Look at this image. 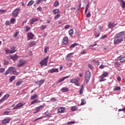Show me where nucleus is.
I'll use <instances>...</instances> for the list:
<instances>
[{
    "label": "nucleus",
    "instance_id": "59",
    "mask_svg": "<svg viewBox=\"0 0 125 125\" xmlns=\"http://www.w3.org/2000/svg\"><path fill=\"white\" fill-rule=\"evenodd\" d=\"M88 67L89 68V69H91V70H92V69H93V66H92V65L89 64H88Z\"/></svg>",
    "mask_w": 125,
    "mask_h": 125
},
{
    "label": "nucleus",
    "instance_id": "14",
    "mask_svg": "<svg viewBox=\"0 0 125 125\" xmlns=\"http://www.w3.org/2000/svg\"><path fill=\"white\" fill-rule=\"evenodd\" d=\"M68 78H70V75L66 77H64L62 78H61L59 80L58 82L57 83V84H58V83H61V82H63L64 80H66V79H68Z\"/></svg>",
    "mask_w": 125,
    "mask_h": 125
},
{
    "label": "nucleus",
    "instance_id": "26",
    "mask_svg": "<svg viewBox=\"0 0 125 125\" xmlns=\"http://www.w3.org/2000/svg\"><path fill=\"white\" fill-rule=\"evenodd\" d=\"M40 102H41V101L38 100V99H36V100L33 101V102H32L31 103V105H34V103H40Z\"/></svg>",
    "mask_w": 125,
    "mask_h": 125
},
{
    "label": "nucleus",
    "instance_id": "24",
    "mask_svg": "<svg viewBox=\"0 0 125 125\" xmlns=\"http://www.w3.org/2000/svg\"><path fill=\"white\" fill-rule=\"evenodd\" d=\"M53 13H54V14H57L58 13H59V12H60V11H59V9H54L52 11Z\"/></svg>",
    "mask_w": 125,
    "mask_h": 125
},
{
    "label": "nucleus",
    "instance_id": "32",
    "mask_svg": "<svg viewBox=\"0 0 125 125\" xmlns=\"http://www.w3.org/2000/svg\"><path fill=\"white\" fill-rule=\"evenodd\" d=\"M29 45L31 47H32V46H34V45H36V42L33 41L31 42Z\"/></svg>",
    "mask_w": 125,
    "mask_h": 125
},
{
    "label": "nucleus",
    "instance_id": "5",
    "mask_svg": "<svg viewBox=\"0 0 125 125\" xmlns=\"http://www.w3.org/2000/svg\"><path fill=\"white\" fill-rule=\"evenodd\" d=\"M108 75V72H105L103 73L101 76H100L101 78L100 82L101 83V82H105V81H106V79H104V78H106V77H107Z\"/></svg>",
    "mask_w": 125,
    "mask_h": 125
},
{
    "label": "nucleus",
    "instance_id": "37",
    "mask_svg": "<svg viewBox=\"0 0 125 125\" xmlns=\"http://www.w3.org/2000/svg\"><path fill=\"white\" fill-rule=\"evenodd\" d=\"M4 61V65H8V64H9V62H8V61H7L6 59H4L3 60Z\"/></svg>",
    "mask_w": 125,
    "mask_h": 125
},
{
    "label": "nucleus",
    "instance_id": "52",
    "mask_svg": "<svg viewBox=\"0 0 125 125\" xmlns=\"http://www.w3.org/2000/svg\"><path fill=\"white\" fill-rule=\"evenodd\" d=\"M107 37H108V36H107V35L105 34V35H103V36L101 37L100 39H101V40H102V39H105V38H107Z\"/></svg>",
    "mask_w": 125,
    "mask_h": 125
},
{
    "label": "nucleus",
    "instance_id": "6",
    "mask_svg": "<svg viewBox=\"0 0 125 125\" xmlns=\"http://www.w3.org/2000/svg\"><path fill=\"white\" fill-rule=\"evenodd\" d=\"M20 10L21 9L20 8L15 9L13 12L12 16H13L14 17H17V16H18V14Z\"/></svg>",
    "mask_w": 125,
    "mask_h": 125
},
{
    "label": "nucleus",
    "instance_id": "29",
    "mask_svg": "<svg viewBox=\"0 0 125 125\" xmlns=\"http://www.w3.org/2000/svg\"><path fill=\"white\" fill-rule=\"evenodd\" d=\"M38 97V95L35 94L33 96H31V100H35V99H37V98Z\"/></svg>",
    "mask_w": 125,
    "mask_h": 125
},
{
    "label": "nucleus",
    "instance_id": "55",
    "mask_svg": "<svg viewBox=\"0 0 125 125\" xmlns=\"http://www.w3.org/2000/svg\"><path fill=\"white\" fill-rule=\"evenodd\" d=\"M4 101H5V100L4 99V98H2L0 100V104H1V103H2V102H4Z\"/></svg>",
    "mask_w": 125,
    "mask_h": 125
},
{
    "label": "nucleus",
    "instance_id": "19",
    "mask_svg": "<svg viewBox=\"0 0 125 125\" xmlns=\"http://www.w3.org/2000/svg\"><path fill=\"white\" fill-rule=\"evenodd\" d=\"M10 122V119H4L2 121V124H9Z\"/></svg>",
    "mask_w": 125,
    "mask_h": 125
},
{
    "label": "nucleus",
    "instance_id": "10",
    "mask_svg": "<svg viewBox=\"0 0 125 125\" xmlns=\"http://www.w3.org/2000/svg\"><path fill=\"white\" fill-rule=\"evenodd\" d=\"M118 1L120 3V6L122 8H125V0H118Z\"/></svg>",
    "mask_w": 125,
    "mask_h": 125
},
{
    "label": "nucleus",
    "instance_id": "58",
    "mask_svg": "<svg viewBox=\"0 0 125 125\" xmlns=\"http://www.w3.org/2000/svg\"><path fill=\"white\" fill-rule=\"evenodd\" d=\"M42 7H39L37 8V11H40L42 12Z\"/></svg>",
    "mask_w": 125,
    "mask_h": 125
},
{
    "label": "nucleus",
    "instance_id": "39",
    "mask_svg": "<svg viewBox=\"0 0 125 125\" xmlns=\"http://www.w3.org/2000/svg\"><path fill=\"white\" fill-rule=\"evenodd\" d=\"M11 50L12 52H13V53H14V52H16V49H15V47L13 46L11 48Z\"/></svg>",
    "mask_w": 125,
    "mask_h": 125
},
{
    "label": "nucleus",
    "instance_id": "12",
    "mask_svg": "<svg viewBox=\"0 0 125 125\" xmlns=\"http://www.w3.org/2000/svg\"><path fill=\"white\" fill-rule=\"evenodd\" d=\"M49 72L51 73V74H53V73H59V71L58 68H53L49 70Z\"/></svg>",
    "mask_w": 125,
    "mask_h": 125
},
{
    "label": "nucleus",
    "instance_id": "2",
    "mask_svg": "<svg viewBox=\"0 0 125 125\" xmlns=\"http://www.w3.org/2000/svg\"><path fill=\"white\" fill-rule=\"evenodd\" d=\"M90 77H91V74H90V72L87 71L85 73V82L87 83L88 82H89V80H90Z\"/></svg>",
    "mask_w": 125,
    "mask_h": 125
},
{
    "label": "nucleus",
    "instance_id": "54",
    "mask_svg": "<svg viewBox=\"0 0 125 125\" xmlns=\"http://www.w3.org/2000/svg\"><path fill=\"white\" fill-rule=\"evenodd\" d=\"M5 24L6 26H9V25H10V22H9V21H6Z\"/></svg>",
    "mask_w": 125,
    "mask_h": 125
},
{
    "label": "nucleus",
    "instance_id": "8",
    "mask_svg": "<svg viewBox=\"0 0 125 125\" xmlns=\"http://www.w3.org/2000/svg\"><path fill=\"white\" fill-rule=\"evenodd\" d=\"M25 63L26 62H25V61H24V60L20 59L18 64V66L22 67V66H23V65H25Z\"/></svg>",
    "mask_w": 125,
    "mask_h": 125
},
{
    "label": "nucleus",
    "instance_id": "44",
    "mask_svg": "<svg viewBox=\"0 0 125 125\" xmlns=\"http://www.w3.org/2000/svg\"><path fill=\"white\" fill-rule=\"evenodd\" d=\"M25 32H28V31H30V30H31V27H30V26H25Z\"/></svg>",
    "mask_w": 125,
    "mask_h": 125
},
{
    "label": "nucleus",
    "instance_id": "1",
    "mask_svg": "<svg viewBox=\"0 0 125 125\" xmlns=\"http://www.w3.org/2000/svg\"><path fill=\"white\" fill-rule=\"evenodd\" d=\"M125 35V31H122L116 34L114 36V44H119L124 42V36Z\"/></svg>",
    "mask_w": 125,
    "mask_h": 125
},
{
    "label": "nucleus",
    "instance_id": "16",
    "mask_svg": "<svg viewBox=\"0 0 125 125\" xmlns=\"http://www.w3.org/2000/svg\"><path fill=\"white\" fill-rule=\"evenodd\" d=\"M34 36L35 35L31 32L28 33L27 34V38H29V40H33Z\"/></svg>",
    "mask_w": 125,
    "mask_h": 125
},
{
    "label": "nucleus",
    "instance_id": "56",
    "mask_svg": "<svg viewBox=\"0 0 125 125\" xmlns=\"http://www.w3.org/2000/svg\"><path fill=\"white\" fill-rule=\"evenodd\" d=\"M10 73V71L9 70V68L5 72V75L6 76V75H8Z\"/></svg>",
    "mask_w": 125,
    "mask_h": 125
},
{
    "label": "nucleus",
    "instance_id": "7",
    "mask_svg": "<svg viewBox=\"0 0 125 125\" xmlns=\"http://www.w3.org/2000/svg\"><path fill=\"white\" fill-rule=\"evenodd\" d=\"M43 107H44V105H41L38 107H35V108L34 109V112L33 113L37 114V113H39V112H40V111H41V110H42Z\"/></svg>",
    "mask_w": 125,
    "mask_h": 125
},
{
    "label": "nucleus",
    "instance_id": "47",
    "mask_svg": "<svg viewBox=\"0 0 125 125\" xmlns=\"http://www.w3.org/2000/svg\"><path fill=\"white\" fill-rule=\"evenodd\" d=\"M61 16V15H60V14H58L55 17V19L56 20V19H58L59 17H60Z\"/></svg>",
    "mask_w": 125,
    "mask_h": 125
},
{
    "label": "nucleus",
    "instance_id": "30",
    "mask_svg": "<svg viewBox=\"0 0 125 125\" xmlns=\"http://www.w3.org/2000/svg\"><path fill=\"white\" fill-rule=\"evenodd\" d=\"M22 83H23V81H18L16 83V85H17V86H20V85H21V84H22Z\"/></svg>",
    "mask_w": 125,
    "mask_h": 125
},
{
    "label": "nucleus",
    "instance_id": "3",
    "mask_svg": "<svg viewBox=\"0 0 125 125\" xmlns=\"http://www.w3.org/2000/svg\"><path fill=\"white\" fill-rule=\"evenodd\" d=\"M10 73L11 74H13V75H16V76H18L19 75V73L16 72V69L14 67H10L9 68Z\"/></svg>",
    "mask_w": 125,
    "mask_h": 125
},
{
    "label": "nucleus",
    "instance_id": "13",
    "mask_svg": "<svg viewBox=\"0 0 125 125\" xmlns=\"http://www.w3.org/2000/svg\"><path fill=\"white\" fill-rule=\"evenodd\" d=\"M73 54H74L73 53L68 54L65 57L66 60H71V59L73 58Z\"/></svg>",
    "mask_w": 125,
    "mask_h": 125
},
{
    "label": "nucleus",
    "instance_id": "18",
    "mask_svg": "<svg viewBox=\"0 0 125 125\" xmlns=\"http://www.w3.org/2000/svg\"><path fill=\"white\" fill-rule=\"evenodd\" d=\"M79 81H80V80L74 78L72 79L70 82L71 83H79Z\"/></svg>",
    "mask_w": 125,
    "mask_h": 125
},
{
    "label": "nucleus",
    "instance_id": "25",
    "mask_svg": "<svg viewBox=\"0 0 125 125\" xmlns=\"http://www.w3.org/2000/svg\"><path fill=\"white\" fill-rule=\"evenodd\" d=\"M108 28H109L110 29L113 28L114 27V23H111V22H108Z\"/></svg>",
    "mask_w": 125,
    "mask_h": 125
},
{
    "label": "nucleus",
    "instance_id": "61",
    "mask_svg": "<svg viewBox=\"0 0 125 125\" xmlns=\"http://www.w3.org/2000/svg\"><path fill=\"white\" fill-rule=\"evenodd\" d=\"M100 69H104L105 68V66L104 65L102 64L101 66L99 67Z\"/></svg>",
    "mask_w": 125,
    "mask_h": 125
},
{
    "label": "nucleus",
    "instance_id": "21",
    "mask_svg": "<svg viewBox=\"0 0 125 125\" xmlns=\"http://www.w3.org/2000/svg\"><path fill=\"white\" fill-rule=\"evenodd\" d=\"M37 21H39V20L36 18H34L31 20L30 24L31 25H33L34 22H37Z\"/></svg>",
    "mask_w": 125,
    "mask_h": 125
},
{
    "label": "nucleus",
    "instance_id": "22",
    "mask_svg": "<svg viewBox=\"0 0 125 125\" xmlns=\"http://www.w3.org/2000/svg\"><path fill=\"white\" fill-rule=\"evenodd\" d=\"M10 109L8 108L6 111H4L3 115H9V113H11Z\"/></svg>",
    "mask_w": 125,
    "mask_h": 125
},
{
    "label": "nucleus",
    "instance_id": "51",
    "mask_svg": "<svg viewBox=\"0 0 125 125\" xmlns=\"http://www.w3.org/2000/svg\"><path fill=\"white\" fill-rule=\"evenodd\" d=\"M40 28L41 30H44L46 28V25H42Z\"/></svg>",
    "mask_w": 125,
    "mask_h": 125
},
{
    "label": "nucleus",
    "instance_id": "17",
    "mask_svg": "<svg viewBox=\"0 0 125 125\" xmlns=\"http://www.w3.org/2000/svg\"><path fill=\"white\" fill-rule=\"evenodd\" d=\"M64 111H65V108H64V107H60L58 109L57 113H58V114H60L61 113H64Z\"/></svg>",
    "mask_w": 125,
    "mask_h": 125
},
{
    "label": "nucleus",
    "instance_id": "40",
    "mask_svg": "<svg viewBox=\"0 0 125 125\" xmlns=\"http://www.w3.org/2000/svg\"><path fill=\"white\" fill-rule=\"evenodd\" d=\"M16 21V20L14 18H12L10 20V23L11 24H14V22Z\"/></svg>",
    "mask_w": 125,
    "mask_h": 125
},
{
    "label": "nucleus",
    "instance_id": "20",
    "mask_svg": "<svg viewBox=\"0 0 125 125\" xmlns=\"http://www.w3.org/2000/svg\"><path fill=\"white\" fill-rule=\"evenodd\" d=\"M117 59H118V60H120V61L121 62H125V57L120 56V57H118Z\"/></svg>",
    "mask_w": 125,
    "mask_h": 125
},
{
    "label": "nucleus",
    "instance_id": "42",
    "mask_svg": "<svg viewBox=\"0 0 125 125\" xmlns=\"http://www.w3.org/2000/svg\"><path fill=\"white\" fill-rule=\"evenodd\" d=\"M114 91H117V90H121V87H116L113 89Z\"/></svg>",
    "mask_w": 125,
    "mask_h": 125
},
{
    "label": "nucleus",
    "instance_id": "35",
    "mask_svg": "<svg viewBox=\"0 0 125 125\" xmlns=\"http://www.w3.org/2000/svg\"><path fill=\"white\" fill-rule=\"evenodd\" d=\"M46 0H38L36 2L37 4H40V3H42L43 1H46Z\"/></svg>",
    "mask_w": 125,
    "mask_h": 125
},
{
    "label": "nucleus",
    "instance_id": "15",
    "mask_svg": "<svg viewBox=\"0 0 125 125\" xmlns=\"http://www.w3.org/2000/svg\"><path fill=\"white\" fill-rule=\"evenodd\" d=\"M68 37H64L62 40L63 44H64L65 45H66V44H68Z\"/></svg>",
    "mask_w": 125,
    "mask_h": 125
},
{
    "label": "nucleus",
    "instance_id": "62",
    "mask_svg": "<svg viewBox=\"0 0 125 125\" xmlns=\"http://www.w3.org/2000/svg\"><path fill=\"white\" fill-rule=\"evenodd\" d=\"M81 105H84V99L82 100Z\"/></svg>",
    "mask_w": 125,
    "mask_h": 125
},
{
    "label": "nucleus",
    "instance_id": "45",
    "mask_svg": "<svg viewBox=\"0 0 125 125\" xmlns=\"http://www.w3.org/2000/svg\"><path fill=\"white\" fill-rule=\"evenodd\" d=\"M77 110H78V108L76 106H73L71 108V111H72L73 112L77 111Z\"/></svg>",
    "mask_w": 125,
    "mask_h": 125
},
{
    "label": "nucleus",
    "instance_id": "11",
    "mask_svg": "<svg viewBox=\"0 0 125 125\" xmlns=\"http://www.w3.org/2000/svg\"><path fill=\"white\" fill-rule=\"evenodd\" d=\"M10 57L13 61H16V60L19 58V56H17V54H15L13 56L10 55Z\"/></svg>",
    "mask_w": 125,
    "mask_h": 125
},
{
    "label": "nucleus",
    "instance_id": "50",
    "mask_svg": "<svg viewBox=\"0 0 125 125\" xmlns=\"http://www.w3.org/2000/svg\"><path fill=\"white\" fill-rule=\"evenodd\" d=\"M51 101H52V102H56V101H57V100L55 98L52 97L51 99Z\"/></svg>",
    "mask_w": 125,
    "mask_h": 125
},
{
    "label": "nucleus",
    "instance_id": "28",
    "mask_svg": "<svg viewBox=\"0 0 125 125\" xmlns=\"http://www.w3.org/2000/svg\"><path fill=\"white\" fill-rule=\"evenodd\" d=\"M77 45H78L77 43H74L71 45V46L69 47L70 49H72V48H74L75 46H77Z\"/></svg>",
    "mask_w": 125,
    "mask_h": 125
},
{
    "label": "nucleus",
    "instance_id": "53",
    "mask_svg": "<svg viewBox=\"0 0 125 125\" xmlns=\"http://www.w3.org/2000/svg\"><path fill=\"white\" fill-rule=\"evenodd\" d=\"M5 71V68H0V73H3Z\"/></svg>",
    "mask_w": 125,
    "mask_h": 125
},
{
    "label": "nucleus",
    "instance_id": "43",
    "mask_svg": "<svg viewBox=\"0 0 125 125\" xmlns=\"http://www.w3.org/2000/svg\"><path fill=\"white\" fill-rule=\"evenodd\" d=\"M33 3H34V1L33 0H31L27 4V6H31V5H32L33 4Z\"/></svg>",
    "mask_w": 125,
    "mask_h": 125
},
{
    "label": "nucleus",
    "instance_id": "41",
    "mask_svg": "<svg viewBox=\"0 0 125 125\" xmlns=\"http://www.w3.org/2000/svg\"><path fill=\"white\" fill-rule=\"evenodd\" d=\"M54 5L55 6V7H57V6L59 5V2H58V1H56L54 4Z\"/></svg>",
    "mask_w": 125,
    "mask_h": 125
},
{
    "label": "nucleus",
    "instance_id": "38",
    "mask_svg": "<svg viewBox=\"0 0 125 125\" xmlns=\"http://www.w3.org/2000/svg\"><path fill=\"white\" fill-rule=\"evenodd\" d=\"M9 97V94H6V95H5L4 96H3V98H4V99L5 100H6V99H7V98H8Z\"/></svg>",
    "mask_w": 125,
    "mask_h": 125
},
{
    "label": "nucleus",
    "instance_id": "46",
    "mask_svg": "<svg viewBox=\"0 0 125 125\" xmlns=\"http://www.w3.org/2000/svg\"><path fill=\"white\" fill-rule=\"evenodd\" d=\"M5 52L6 54H8V53H13V52H12L11 50H6Z\"/></svg>",
    "mask_w": 125,
    "mask_h": 125
},
{
    "label": "nucleus",
    "instance_id": "49",
    "mask_svg": "<svg viewBox=\"0 0 125 125\" xmlns=\"http://www.w3.org/2000/svg\"><path fill=\"white\" fill-rule=\"evenodd\" d=\"M114 65L115 67H120V66H121V64L119 63L118 62H115L114 63Z\"/></svg>",
    "mask_w": 125,
    "mask_h": 125
},
{
    "label": "nucleus",
    "instance_id": "23",
    "mask_svg": "<svg viewBox=\"0 0 125 125\" xmlns=\"http://www.w3.org/2000/svg\"><path fill=\"white\" fill-rule=\"evenodd\" d=\"M61 91H62V92H67L69 91V89L67 88L63 87L61 89Z\"/></svg>",
    "mask_w": 125,
    "mask_h": 125
},
{
    "label": "nucleus",
    "instance_id": "63",
    "mask_svg": "<svg viewBox=\"0 0 125 125\" xmlns=\"http://www.w3.org/2000/svg\"><path fill=\"white\" fill-rule=\"evenodd\" d=\"M18 34H19V32H17L14 34V37L15 38H16L17 36H18Z\"/></svg>",
    "mask_w": 125,
    "mask_h": 125
},
{
    "label": "nucleus",
    "instance_id": "57",
    "mask_svg": "<svg viewBox=\"0 0 125 125\" xmlns=\"http://www.w3.org/2000/svg\"><path fill=\"white\" fill-rule=\"evenodd\" d=\"M95 36V37H96L97 38H98V37H99V36H100V32H97V33H96Z\"/></svg>",
    "mask_w": 125,
    "mask_h": 125
},
{
    "label": "nucleus",
    "instance_id": "9",
    "mask_svg": "<svg viewBox=\"0 0 125 125\" xmlns=\"http://www.w3.org/2000/svg\"><path fill=\"white\" fill-rule=\"evenodd\" d=\"M24 105L25 104L23 103H19L13 108V110H16V109H19V108L23 107V106H24Z\"/></svg>",
    "mask_w": 125,
    "mask_h": 125
},
{
    "label": "nucleus",
    "instance_id": "60",
    "mask_svg": "<svg viewBox=\"0 0 125 125\" xmlns=\"http://www.w3.org/2000/svg\"><path fill=\"white\" fill-rule=\"evenodd\" d=\"M90 16H91L90 13H88L86 15V17H90Z\"/></svg>",
    "mask_w": 125,
    "mask_h": 125
},
{
    "label": "nucleus",
    "instance_id": "31",
    "mask_svg": "<svg viewBox=\"0 0 125 125\" xmlns=\"http://www.w3.org/2000/svg\"><path fill=\"white\" fill-rule=\"evenodd\" d=\"M15 79H16V76H13L11 77L10 78V83H12V82H13V80H15Z\"/></svg>",
    "mask_w": 125,
    "mask_h": 125
},
{
    "label": "nucleus",
    "instance_id": "34",
    "mask_svg": "<svg viewBox=\"0 0 125 125\" xmlns=\"http://www.w3.org/2000/svg\"><path fill=\"white\" fill-rule=\"evenodd\" d=\"M68 33H69V35H70V37H71L72 35H73V34H74V30L73 29H70L68 31Z\"/></svg>",
    "mask_w": 125,
    "mask_h": 125
},
{
    "label": "nucleus",
    "instance_id": "48",
    "mask_svg": "<svg viewBox=\"0 0 125 125\" xmlns=\"http://www.w3.org/2000/svg\"><path fill=\"white\" fill-rule=\"evenodd\" d=\"M6 12V10H0V14H3Z\"/></svg>",
    "mask_w": 125,
    "mask_h": 125
},
{
    "label": "nucleus",
    "instance_id": "33",
    "mask_svg": "<svg viewBox=\"0 0 125 125\" xmlns=\"http://www.w3.org/2000/svg\"><path fill=\"white\" fill-rule=\"evenodd\" d=\"M45 117H50L51 116V114L47 111L45 112Z\"/></svg>",
    "mask_w": 125,
    "mask_h": 125
},
{
    "label": "nucleus",
    "instance_id": "27",
    "mask_svg": "<svg viewBox=\"0 0 125 125\" xmlns=\"http://www.w3.org/2000/svg\"><path fill=\"white\" fill-rule=\"evenodd\" d=\"M44 83V80H40L36 82L37 84H42Z\"/></svg>",
    "mask_w": 125,
    "mask_h": 125
},
{
    "label": "nucleus",
    "instance_id": "36",
    "mask_svg": "<svg viewBox=\"0 0 125 125\" xmlns=\"http://www.w3.org/2000/svg\"><path fill=\"white\" fill-rule=\"evenodd\" d=\"M48 49H49V47L48 46L45 47L44 49V53H47V50H48Z\"/></svg>",
    "mask_w": 125,
    "mask_h": 125
},
{
    "label": "nucleus",
    "instance_id": "4",
    "mask_svg": "<svg viewBox=\"0 0 125 125\" xmlns=\"http://www.w3.org/2000/svg\"><path fill=\"white\" fill-rule=\"evenodd\" d=\"M47 60H48V57L45 58L43 60L40 62L41 67L43 66H47Z\"/></svg>",
    "mask_w": 125,
    "mask_h": 125
},
{
    "label": "nucleus",
    "instance_id": "64",
    "mask_svg": "<svg viewBox=\"0 0 125 125\" xmlns=\"http://www.w3.org/2000/svg\"><path fill=\"white\" fill-rule=\"evenodd\" d=\"M86 53V52H85V50H83L81 52V54H85Z\"/></svg>",
    "mask_w": 125,
    "mask_h": 125
}]
</instances>
